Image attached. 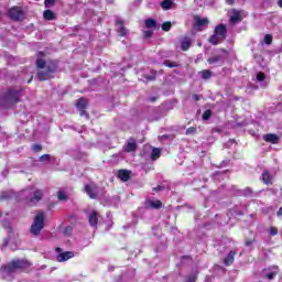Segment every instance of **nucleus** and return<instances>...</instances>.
<instances>
[{
	"mask_svg": "<svg viewBox=\"0 0 282 282\" xmlns=\"http://www.w3.org/2000/svg\"><path fill=\"white\" fill-rule=\"evenodd\" d=\"M45 56L43 52L37 53V58L35 65L39 69L37 72V80H50V78H54V74H56V69H58V65L56 62H45V59L41 58Z\"/></svg>",
	"mask_w": 282,
	"mask_h": 282,
	"instance_id": "nucleus-1",
	"label": "nucleus"
},
{
	"mask_svg": "<svg viewBox=\"0 0 282 282\" xmlns=\"http://www.w3.org/2000/svg\"><path fill=\"white\" fill-rule=\"evenodd\" d=\"M21 96H23L22 88H9L0 97V107H2V109H10L14 107L17 102H21Z\"/></svg>",
	"mask_w": 282,
	"mask_h": 282,
	"instance_id": "nucleus-2",
	"label": "nucleus"
},
{
	"mask_svg": "<svg viewBox=\"0 0 282 282\" xmlns=\"http://www.w3.org/2000/svg\"><path fill=\"white\" fill-rule=\"evenodd\" d=\"M30 265H32V263L26 259H13L11 262L1 267V272L4 274H14V272L25 270V268H30Z\"/></svg>",
	"mask_w": 282,
	"mask_h": 282,
	"instance_id": "nucleus-3",
	"label": "nucleus"
},
{
	"mask_svg": "<svg viewBox=\"0 0 282 282\" xmlns=\"http://www.w3.org/2000/svg\"><path fill=\"white\" fill-rule=\"evenodd\" d=\"M43 228H45V214L43 212H40L34 217L33 224L31 226V235L39 237Z\"/></svg>",
	"mask_w": 282,
	"mask_h": 282,
	"instance_id": "nucleus-4",
	"label": "nucleus"
},
{
	"mask_svg": "<svg viewBox=\"0 0 282 282\" xmlns=\"http://www.w3.org/2000/svg\"><path fill=\"white\" fill-rule=\"evenodd\" d=\"M43 189H34L30 192V198L26 200L28 206H36L41 199H43Z\"/></svg>",
	"mask_w": 282,
	"mask_h": 282,
	"instance_id": "nucleus-5",
	"label": "nucleus"
},
{
	"mask_svg": "<svg viewBox=\"0 0 282 282\" xmlns=\"http://www.w3.org/2000/svg\"><path fill=\"white\" fill-rule=\"evenodd\" d=\"M85 193L90 197V199H98L99 187L96 183H90L85 185Z\"/></svg>",
	"mask_w": 282,
	"mask_h": 282,
	"instance_id": "nucleus-6",
	"label": "nucleus"
},
{
	"mask_svg": "<svg viewBox=\"0 0 282 282\" xmlns=\"http://www.w3.org/2000/svg\"><path fill=\"white\" fill-rule=\"evenodd\" d=\"M9 17L12 21L23 20V10L20 7H13L9 10Z\"/></svg>",
	"mask_w": 282,
	"mask_h": 282,
	"instance_id": "nucleus-7",
	"label": "nucleus"
},
{
	"mask_svg": "<svg viewBox=\"0 0 282 282\" xmlns=\"http://www.w3.org/2000/svg\"><path fill=\"white\" fill-rule=\"evenodd\" d=\"M123 151H126L127 153H133V151H138V142L135 141V139H128L127 144L123 147Z\"/></svg>",
	"mask_w": 282,
	"mask_h": 282,
	"instance_id": "nucleus-8",
	"label": "nucleus"
},
{
	"mask_svg": "<svg viewBox=\"0 0 282 282\" xmlns=\"http://www.w3.org/2000/svg\"><path fill=\"white\" fill-rule=\"evenodd\" d=\"M69 259H74V251L61 252L56 257V261H58L59 263H63L64 261H69Z\"/></svg>",
	"mask_w": 282,
	"mask_h": 282,
	"instance_id": "nucleus-9",
	"label": "nucleus"
},
{
	"mask_svg": "<svg viewBox=\"0 0 282 282\" xmlns=\"http://www.w3.org/2000/svg\"><path fill=\"white\" fill-rule=\"evenodd\" d=\"M225 57L221 54H215L212 57L207 59V63L209 65H217L220 63V65H224Z\"/></svg>",
	"mask_w": 282,
	"mask_h": 282,
	"instance_id": "nucleus-10",
	"label": "nucleus"
},
{
	"mask_svg": "<svg viewBox=\"0 0 282 282\" xmlns=\"http://www.w3.org/2000/svg\"><path fill=\"white\" fill-rule=\"evenodd\" d=\"M227 32H228V30L226 29V25H224V24H219L215 28V34H217L219 36V39H221V41H226Z\"/></svg>",
	"mask_w": 282,
	"mask_h": 282,
	"instance_id": "nucleus-11",
	"label": "nucleus"
},
{
	"mask_svg": "<svg viewBox=\"0 0 282 282\" xmlns=\"http://www.w3.org/2000/svg\"><path fill=\"white\" fill-rule=\"evenodd\" d=\"M191 45H193V40H191V37L185 36L181 40V50L183 52H188V50H191Z\"/></svg>",
	"mask_w": 282,
	"mask_h": 282,
	"instance_id": "nucleus-12",
	"label": "nucleus"
},
{
	"mask_svg": "<svg viewBox=\"0 0 282 282\" xmlns=\"http://www.w3.org/2000/svg\"><path fill=\"white\" fill-rule=\"evenodd\" d=\"M117 177H119V180H121V182H129V180H131V171L119 170Z\"/></svg>",
	"mask_w": 282,
	"mask_h": 282,
	"instance_id": "nucleus-13",
	"label": "nucleus"
},
{
	"mask_svg": "<svg viewBox=\"0 0 282 282\" xmlns=\"http://www.w3.org/2000/svg\"><path fill=\"white\" fill-rule=\"evenodd\" d=\"M237 254V250L229 251L228 256L224 259L225 265H232L235 263V257Z\"/></svg>",
	"mask_w": 282,
	"mask_h": 282,
	"instance_id": "nucleus-14",
	"label": "nucleus"
},
{
	"mask_svg": "<svg viewBox=\"0 0 282 282\" xmlns=\"http://www.w3.org/2000/svg\"><path fill=\"white\" fill-rule=\"evenodd\" d=\"M232 15L230 17V23L232 25H237V23H241V14L236 9H232Z\"/></svg>",
	"mask_w": 282,
	"mask_h": 282,
	"instance_id": "nucleus-15",
	"label": "nucleus"
},
{
	"mask_svg": "<svg viewBox=\"0 0 282 282\" xmlns=\"http://www.w3.org/2000/svg\"><path fill=\"white\" fill-rule=\"evenodd\" d=\"M264 142H271V144H278L279 143V135L268 133L263 135Z\"/></svg>",
	"mask_w": 282,
	"mask_h": 282,
	"instance_id": "nucleus-16",
	"label": "nucleus"
},
{
	"mask_svg": "<svg viewBox=\"0 0 282 282\" xmlns=\"http://www.w3.org/2000/svg\"><path fill=\"white\" fill-rule=\"evenodd\" d=\"M88 221L93 228H96L98 226V212H93L89 215Z\"/></svg>",
	"mask_w": 282,
	"mask_h": 282,
	"instance_id": "nucleus-17",
	"label": "nucleus"
},
{
	"mask_svg": "<svg viewBox=\"0 0 282 282\" xmlns=\"http://www.w3.org/2000/svg\"><path fill=\"white\" fill-rule=\"evenodd\" d=\"M195 28H204V25H208V19L195 17Z\"/></svg>",
	"mask_w": 282,
	"mask_h": 282,
	"instance_id": "nucleus-18",
	"label": "nucleus"
},
{
	"mask_svg": "<svg viewBox=\"0 0 282 282\" xmlns=\"http://www.w3.org/2000/svg\"><path fill=\"white\" fill-rule=\"evenodd\" d=\"M262 182H264V184H272V175L270 174V171H268V170L263 171Z\"/></svg>",
	"mask_w": 282,
	"mask_h": 282,
	"instance_id": "nucleus-19",
	"label": "nucleus"
},
{
	"mask_svg": "<svg viewBox=\"0 0 282 282\" xmlns=\"http://www.w3.org/2000/svg\"><path fill=\"white\" fill-rule=\"evenodd\" d=\"M11 197H14V192L12 189L1 192L0 199H11Z\"/></svg>",
	"mask_w": 282,
	"mask_h": 282,
	"instance_id": "nucleus-20",
	"label": "nucleus"
},
{
	"mask_svg": "<svg viewBox=\"0 0 282 282\" xmlns=\"http://www.w3.org/2000/svg\"><path fill=\"white\" fill-rule=\"evenodd\" d=\"M72 156L74 158V160H85V158H87V154L85 152L73 151Z\"/></svg>",
	"mask_w": 282,
	"mask_h": 282,
	"instance_id": "nucleus-21",
	"label": "nucleus"
},
{
	"mask_svg": "<svg viewBox=\"0 0 282 282\" xmlns=\"http://www.w3.org/2000/svg\"><path fill=\"white\" fill-rule=\"evenodd\" d=\"M145 28L149 30L158 28V22L154 19H147L145 20Z\"/></svg>",
	"mask_w": 282,
	"mask_h": 282,
	"instance_id": "nucleus-22",
	"label": "nucleus"
},
{
	"mask_svg": "<svg viewBox=\"0 0 282 282\" xmlns=\"http://www.w3.org/2000/svg\"><path fill=\"white\" fill-rule=\"evenodd\" d=\"M221 41L224 40H221V37H219L216 33L209 37V43H212V45H219Z\"/></svg>",
	"mask_w": 282,
	"mask_h": 282,
	"instance_id": "nucleus-23",
	"label": "nucleus"
},
{
	"mask_svg": "<svg viewBox=\"0 0 282 282\" xmlns=\"http://www.w3.org/2000/svg\"><path fill=\"white\" fill-rule=\"evenodd\" d=\"M76 107L78 110L87 109V99L85 98L78 99Z\"/></svg>",
	"mask_w": 282,
	"mask_h": 282,
	"instance_id": "nucleus-24",
	"label": "nucleus"
},
{
	"mask_svg": "<svg viewBox=\"0 0 282 282\" xmlns=\"http://www.w3.org/2000/svg\"><path fill=\"white\" fill-rule=\"evenodd\" d=\"M43 17L46 21H54V19H56L52 10H45Z\"/></svg>",
	"mask_w": 282,
	"mask_h": 282,
	"instance_id": "nucleus-25",
	"label": "nucleus"
},
{
	"mask_svg": "<svg viewBox=\"0 0 282 282\" xmlns=\"http://www.w3.org/2000/svg\"><path fill=\"white\" fill-rule=\"evenodd\" d=\"M273 269L275 271L264 273V278L268 279L269 281H272V279H274V276H276V274L279 273V271H276V270H279V268L273 267Z\"/></svg>",
	"mask_w": 282,
	"mask_h": 282,
	"instance_id": "nucleus-26",
	"label": "nucleus"
},
{
	"mask_svg": "<svg viewBox=\"0 0 282 282\" xmlns=\"http://www.w3.org/2000/svg\"><path fill=\"white\" fill-rule=\"evenodd\" d=\"M41 162H56V159L50 154H43L40 156Z\"/></svg>",
	"mask_w": 282,
	"mask_h": 282,
	"instance_id": "nucleus-27",
	"label": "nucleus"
},
{
	"mask_svg": "<svg viewBox=\"0 0 282 282\" xmlns=\"http://www.w3.org/2000/svg\"><path fill=\"white\" fill-rule=\"evenodd\" d=\"M162 155V150L160 148H154L151 153L152 160H158Z\"/></svg>",
	"mask_w": 282,
	"mask_h": 282,
	"instance_id": "nucleus-28",
	"label": "nucleus"
},
{
	"mask_svg": "<svg viewBox=\"0 0 282 282\" xmlns=\"http://www.w3.org/2000/svg\"><path fill=\"white\" fill-rule=\"evenodd\" d=\"M149 207L160 209V208H162V202H160V200H149Z\"/></svg>",
	"mask_w": 282,
	"mask_h": 282,
	"instance_id": "nucleus-29",
	"label": "nucleus"
},
{
	"mask_svg": "<svg viewBox=\"0 0 282 282\" xmlns=\"http://www.w3.org/2000/svg\"><path fill=\"white\" fill-rule=\"evenodd\" d=\"M173 6V1H171V0H163L162 2H161V8L163 9V10H171V7Z\"/></svg>",
	"mask_w": 282,
	"mask_h": 282,
	"instance_id": "nucleus-30",
	"label": "nucleus"
},
{
	"mask_svg": "<svg viewBox=\"0 0 282 282\" xmlns=\"http://www.w3.org/2000/svg\"><path fill=\"white\" fill-rule=\"evenodd\" d=\"M199 74H200L203 80H208V78H210V76H213V72H210L208 69H204Z\"/></svg>",
	"mask_w": 282,
	"mask_h": 282,
	"instance_id": "nucleus-31",
	"label": "nucleus"
},
{
	"mask_svg": "<svg viewBox=\"0 0 282 282\" xmlns=\"http://www.w3.org/2000/svg\"><path fill=\"white\" fill-rule=\"evenodd\" d=\"M163 65H165V67H170V68H173V67H180V64L177 62H171V59H166Z\"/></svg>",
	"mask_w": 282,
	"mask_h": 282,
	"instance_id": "nucleus-32",
	"label": "nucleus"
},
{
	"mask_svg": "<svg viewBox=\"0 0 282 282\" xmlns=\"http://www.w3.org/2000/svg\"><path fill=\"white\" fill-rule=\"evenodd\" d=\"M57 198L59 199V202H67V199H69L67 197V194L65 192H63V191H59L57 193Z\"/></svg>",
	"mask_w": 282,
	"mask_h": 282,
	"instance_id": "nucleus-33",
	"label": "nucleus"
},
{
	"mask_svg": "<svg viewBox=\"0 0 282 282\" xmlns=\"http://www.w3.org/2000/svg\"><path fill=\"white\" fill-rule=\"evenodd\" d=\"M161 28L163 32H170L171 28H173V24L171 23V21H167V22H164Z\"/></svg>",
	"mask_w": 282,
	"mask_h": 282,
	"instance_id": "nucleus-34",
	"label": "nucleus"
},
{
	"mask_svg": "<svg viewBox=\"0 0 282 282\" xmlns=\"http://www.w3.org/2000/svg\"><path fill=\"white\" fill-rule=\"evenodd\" d=\"M31 151H33V153H41V151H43V145H41V144H33L31 147Z\"/></svg>",
	"mask_w": 282,
	"mask_h": 282,
	"instance_id": "nucleus-35",
	"label": "nucleus"
},
{
	"mask_svg": "<svg viewBox=\"0 0 282 282\" xmlns=\"http://www.w3.org/2000/svg\"><path fill=\"white\" fill-rule=\"evenodd\" d=\"M224 175H226V172H216L214 173L213 177L215 182H217V180H224Z\"/></svg>",
	"mask_w": 282,
	"mask_h": 282,
	"instance_id": "nucleus-36",
	"label": "nucleus"
},
{
	"mask_svg": "<svg viewBox=\"0 0 282 282\" xmlns=\"http://www.w3.org/2000/svg\"><path fill=\"white\" fill-rule=\"evenodd\" d=\"M159 139H160L161 142H164V140H174L175 135H173V134H163V135L159 137Z\"/></svg>",
	"mask_w": 282,
	"mask_h": 282,
	"instance_id": "nucleus-37",
	"label": "nucleus"
},
{
	"mask_svg": "<svg viewBox=\"0 0 282 282\" xmlns=\"http://www.w3.org/2000/svg\"><path fill=\"white\" fill-rule=\"evenodd\" d=\"M242 195H243L245 197H252V188H250V187L245 188V189L242 191Z\"/></svg>",
	"mask_w": 282,
	"mask_h": 282,
	"instance_id": "nucleus-38",
	"label": "nucleus"
},
{
	"mask_svg": "<svg viewBox=\"0 0 282 282\" xmlns=\"http://www.w3.org/2000/svg\"><path fill=\"white\" fill-rule=\"evenodd\" d=\"M56 4V0H45L44 6L45 8H52Z\"/></svg>",
	"mask_w": 282,
	"mask_h": 282,
	"instance_id": "nucleus-39",
	"label": "nucleus"
},
{
	"mask_svg": "<svg viewBox=\"0 0 282 282\" xmlns=\"http://www.w3.org/2000/svg\"><path fill=\"white\" fill-rule=\"evenodd\" d=\"M213 116V111L212 110H206L203 113V120H210V117Z\"/></svg>",
	"mask_w": 282,
	"mask_h": 282,
	"instance_id": "nucleus-40",
	"label": "nucleus"
},
{
	"mask_svg": "<svg viewBox=\"0 0 282 282\" xmlns=\"http://www.w3.org/2000/svg\"><path fill=\"white\" fill-rule=\"evenodd\" d=\"M185 133H186V135H193V134L197 133V128L191 127V128H188V129L186 130Z\"/></svg>",
	"mask_w": 282,
	"mask_h": 282,
	"instance_id": "nucleus-41",
	"label": "nucleus"
},
{
	"mask_svg": "<svg viewBox=\"0 0 282 282\" xmlns=\"http://www.w3.org/2000/svg\"><path fill=\"white\" fill-rule=\"evenodd\" d=\"M116 25H118V28H124V20H122V18L117 17Z\"/></svg>",
	"mask_w": 282,
	"mask_h": 282,
	"instance_id": "nucleus-42",
	"label": "nucleus"
},
{
	"mask_svg": "<svg viewBox=\"0 0 282 282\" xmlns=\"http://www.w3.org/2000/svg\"><path fill=\"white\" fill-rule=\"evenodd\" d=\"M117 32L120 36H127V29L126 28H118Z\"/></svg>",
	"mask_w": 282,
	"mask_h": 282,
	"instance_id": "nucleus-43",
	"label": "nucleus"
},
{
	"mask_svg": "<svg viewBox=\"0 0 282 282\" xmlns=\"http://www.w3.org/2000/svg\"><path fill=\"white\" fill-rule=\"evenodd\" d=\"M257 80H258V83H263V80H265V74H263V73H258L257 74Z\"/></svg>",
	"mask_w": 282,
	"mask_h": 282,
	"instance_id": "nucleus-44",
	"label": "nucleus"
},
{
	"mask_svg": "<svg viewBox=\"0 0 282 282\" xmlns=\"http://www.w3.org/2000/svg\"><path fill=\"white\" fill-rule=\"evenodd\" d=\"M264 43H265V45H272V35L267 34L264 36Z\"/></svg>",
	"mask_w": 282,
	"mask_h": 282,
	"instance_id": "nucleus-45",
	"label": "nucleus"
},
{
	"mask_svg": "<svg viewBox=\"0 0 282 282\" xmlns=\"http://www.w3.org/2000/svg\"><path fill=\"white\" fill-rule=\"evenodd\" d=\"M151 36H153V31L148 30L143 32V37L144 39H151Z\"/></svg>",
	"mask_w": 282,
	"mask_h": 282,
	"instance_id": "nucleus-46",
	"label": "nucleus"
},
{
	"mask_svg": "<svg viewBox=\"0 0 282 282\" xmlns=\"http://www.w3.org/2000/svg\"><path fill=\"white\" fill-rule=\"evenodd\" d=\"M270 235L272 237H276V235H279V230L276 228H274V227H271L270 228Z\"/></svg>",
	"mask_w": 282,
	"mask_h": 282,
	"instance_id": "nucleus-47",
	"label": "nucleus"
},
{
	"mask_svg": "<svg viewBox=\"0 0 282 282\" xmlns=\"http://www.w3.org/2000/svg\"><path fill=\"white\" fill-rule=\"evenodd\" d=\"M252 243H254V239H247L245 241V246H247V248H252Z\"/></svg>",
	"mask_w": 282,
	"mask_h": 282,
	"instance_id": "nucleus-48",
	"label": "nucleus"
},
{
	"mask_svg": "<svg viewBox=\"0 0 282 282\" xmlns=\"http://www.w3.org/2000/svg\"><path fill=\"white\" fill-rule=\"evenodd\" d=\"M197 281V275L193 274V275H189L187 278V281L186 282H196Z\"/></svg>",
	"mask_w": 282,
	"mask_h": 282,
	"instance_id": "nucleus-49",
	"label": "nucleus"
},
{
	"mask_svg": "<svg viewBox=\"0 0 282 282\" xmlns=\"http://www.w3.org/2000/svg\"><path fill=\"white\" fill-rule=\"evenodd\" d=\"M8 243H10V239L4 238V239H3V243H2V246H1V250H3L4 248H7Z\"/></svg>",
	"mask_w": 282,
	"mask_h": 282,
	"instance_id": "nucleus-50",
	"label": "nucleus"
},
{
	"mask_svg": "<svg viewBox=\"0 0 282 282\" xmlns=\"http://www.w3.org/2000/svg\"><path fill=\"white\" fill-rule=\"evenodd\" d=\"M193 100L198 102V100H202V95H192Z\"/></svg>",
	"mask_w": 282,
	"mask_h": 282,
	"instance_id": "nucleus-51",
	"label": "nucleus"
},
{
	"mask_svg": "<svg viewBox=\"0 0 282 282\" xmlns=\"http://www.w3.org/2000/svg\"><path fill=\"white\" fill-rule=\"evenodd\" d=\"M80 111V116H86L87 120H89V113H87V111H85V109L79 110Z\"/></svg>",
	"mask_w": 282,
	"mask_h": 282,
	"instance_id": "nucleus-52",
	"label": "nucleus"
},
{
	"mask_svg": "<svg viewBox=\"0 0 282 282\" xmlns=\"http://www.w3.org/2000/svg\"><path fill=\"white\" fill-rule=\"evenodd\" d=\"M153 191H155V193H160V191H164V187L159 185L154 187Z\"/></svg>",
	"mask_w": 282,
	"mask_h": 282,
	"instance_id": "nucleus-53",
	"label": "nucleus"
},
{
	"mask_svg": "<svg viewBox=\"0 0 282 282\" xmlns=\"http://www.w3.org/2000/svg\"><path fill=\"white\" fill-rule=\"evenodd\" d=\"M226 3H228V6H235V0H226Z\"/></svg>",
	"mask_w": 282,
	"mask_h": 282,
	"instance_id": "nucleus-54",
	"label": "nucleus"
},
{
	"mask_svg": "<svg viewBox=\"0 0 282 282\" xmlns=\"http://www.w3.org/2000/svg\"><path fill=\"white\" fill-rule=\"evenodd\" d=\"M155 100H158V97H153V96H152V97H149V101H150V102H155Z\"/></svg>",
	"mask_w": 282,
	"mask_h": 282,
	"instance_id": "nucleus-55",
	"label": "nucleus"
},
{
	"mask_svg": "<svg viewBox=\"0 0 282 282\" xmlns=\"http://www.w3.org/2000/svg\"><path fill=\"white\" fill-rule=\"evenodd\" d=\"M276 215H278V217H281V215H282V207L279 208Z\"/></svg>",
	"mask_w": 282,
	"mask_h": 282,
	"instance_id": "nucleus-56",
	"label": "nucleus"
},
{
	"mask_svg": "<svg viewBox=\"0 0 282 282\" xmlns=\"http://www.w3.org/2000/svg\"><path fill=\"white\" fill-rule=\"evenodd\" d=\"M148 79L149 80H155V77L154 76H149Z\"/></svg>",
	"mask_w": 282,
	"mask_h": 282,
	"instance_id": "nucleus-57",
	"label": "nucleus"
},
{
	"mask_svg": "<svg viewBox=\"0 0 282 282\" xmlns=\"http://www.w3.org/2000/svg\"><path fill=\"white\" fill-rule=\"evenodd\" d=\"M55 250H56V252H63V249H61L58 247Z\"/></svg>",
	"mask_w": 282,
	"mask_h": 282,
	"instance_id": "nucleus-58",
	"label": "nucleus"
},
{
	"mask_svg": "<svg viewBox=\"0 0 282 282\" xmlns=\"http://www.w3.org/2000/svg\"><path fill=\"white\" fill-rule=\"evenodd\" d=\"M278 6L282 8V0H279Z\"/></svg>",
	"mask_w": 282,
	"mask_h": 282,
	"instance_id": "nucleus-59",
	"label": "nucleus"
},
{
	"mask_svg": "<svg viewBox=\"0 0 282 282\" xmlns=\"http://www.w3.org/2000/svg\"><path fill=\"white\" fill-rule=\"evenodd\" d=\"M230 144H235V140H229Z\"/></svg>",
	"mask_w": 282,
	"mask_h": 282,
	"instance_id": "nucleus-60",
	"label": "nucleus"
},
{
	"mask_svg": "<svg viewBox=\"0 0 282 282\" xmlns=\"http://www.w3.org/2000/svg\"><path fill=\"white\" fill-rule=\"evenodd\" d=\"M108 270H109L110 272H111V271H113V267H109V269H108Z\"/></svg>",
	"mask_w": 282,
	"mask_h": 282,
	"instance_id": "nucleus-61",
	"label": "nucleus"
},
{
	"mask_svg": "<svg viewBox=\"0 0 282 282\" xmlns=\"http://www.w3.org/2000/svg\"><path fill=\"white\" fill-rule=\"evenodd\" d=\"M221 52H224V54H228V52L226 50H221Z\"/></svg>",
	"mask_w": 282,
	"mask_h": 282,
	"instance_id": "nucleus-62",
	"label": "nucleus"
},
{
	"mask_svg": "<svg viewBox=\"0 0 282 282\" xmlns=\"http://www.w3.org/2000/svg\"><path fill=\"white\" fill-rule=\"evenodd\" d=\"M261 87H265V84H262Z\"/></svg>",
	"mask_w": 282,
	"mask_h": 282,
	"instance_id": "nucleus-63",
	"label": "nucleus"
},
{
	"mask_svg": "<svg viewBox=\"0 0 282 282\" xmlns=\"http://www.w3.org/2000/svg\"><path fill=\"white\" fill-rule=\"evenodd\" d=\"M29 83H32V78L29 80Z\"/></svg>",
	"mask_w": 282,
	"mask_h": 282,
	"instance_id": "nucleus-64",
	"label": "nucleus"
}]
</instances>
